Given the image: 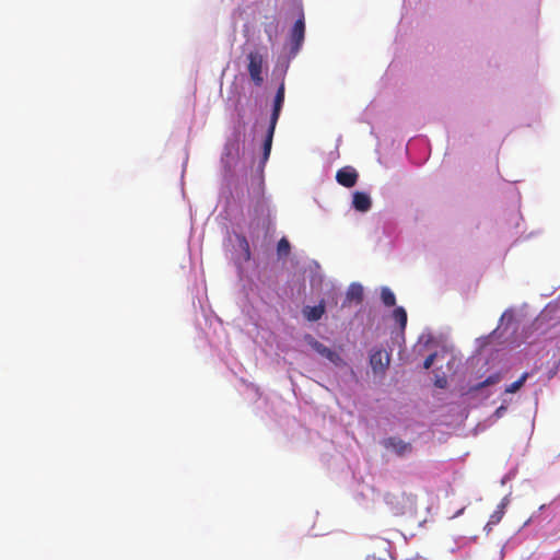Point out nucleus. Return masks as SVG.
<instances>
[{
    "instance_id": "4468645a",
    "label": "nucleus",
    "mask_w": 560,
    "mask_h": 560,
    "mask_svg": "<svg viewBox=\"0 0 560 560\" xmlns=\"http://www.w3.org/2000/svg\"><path fill=\"white\" fill-rule=\"evenodd\" d=\"M500 378H501L500 374H498V373L492 374V375L488 376L483 382H480V383L471 386L469 392H478L486 386L497 384L500 381Z\"/></svg>"
},
{
    "instance_id": "f3484780",
    "label": "nucleus",
    "mask_w": 560,
    "mask_h": 560,
    "mask_svg": "<svg viewBox=\"0 0 560 560\" xmlns=\"http://www.w3.org/2000/svg\"><path fill=\"white\" fill-rule=\"evenodd\" d=\"M291 250V245L285 237H282L277 245V252L279 256H287Z\"/></svg>"
},
{
    "instance_id": "412c9836",
    "label": "nucleus",
    "mask_w": 560,
    "mask_h": 560,
    "mask_svg": "<svg viewBox=\"0 0 560 560\" xmlns=\"http://www.w3.org/2000/svg\"><path fill=\"white\" fill-rule=\"evenodd\" d=\"M435 358H436L435 352L428 355L423 362V368L425 370H429L433 365Z\"/></svg>"
},
{
    "instance_id": "0eeeda50",
    "label": "nucleus",
    "mask_w": 560,
    "mask_h": 560,
    "mask_svg": "<svg viewBox=\"0 0 560 560\" xmlns=\"http://www.w3.org/2000/svg\"><path fill=\"white\" fill-rule=\"evenodd\" d=\"M284 92H285L284 82H282L280 84V86L278 88L275 100H273V107H272V113L270 116L269 125L277 126L278 119L280 117L281 108L284 103Z\"/></svg>"
},
{
    "instance_id": "1a4fd4ad",
    "label": "nucleus",
    "mask_w": 560,
    "mask_h": 560,
    "mask_svg": "<svg viewBox=\"0 0 560 560\" xmlns=\"http://www.w3.org/2000/svg\"><path fill=\"white\" fill-rule=\"evenodd\" d=\"M324 313H325V305L323 302L315 306H306L303 310V314H304L305 318L310 322H317L318 319L322 318Z\"/></svg>"
},
{
    "instance_id": "f257e3e1",
    "label": "nucleus",
    "mask_w": 560,
    "mask_h": 560,
    "mask_svg": "<svg viewBox=\"0 0 560 560\" xmlns=\"http://www.w3.org/2000/svg\"><path fill=\"white\" fill-rule=\"evenodd\" d=\"M306 343L319 355L326 358L329 362H331L336 366H346V361L340 357L339 353L326 347L324 343L315 339L312 335L305 336Z\"/></svg>"
},
{
    "instance_id": "423d86ee",
    "label": "nucleus",
    "mask_w": 560,
    "mask_h": 560,
    "mask_svg": "<svg viewBox=\"0 0 560 560\" xmlns=\"http://www.w3.org/2000/svg\"><path fill=\"white\" fill-rule=\"evenodd\" d=\"M359 174L352 166H345L337 171L336 180L339 185L351 188L357 184Z\"/></svg>"
},
{
    "instance_id": "39448f33",
    "label": "nucleus",
    "mask_w": 560,
    "mask_h": 560,
    "mask_svg": "<svg viewBox=\"0 0 560 560\" xmlns=\"http://www.w3.org/2000/svg\"><path fill=\"white\" fill-rule=\"evenodd\" d=\"M384 447L392 450L397 456H405L412 452V445L404 440L390 436L383 442Z\"/></svg>"
},
{
    "instance_id": "9b49d317",
    "label": "nucleus",
    "mask_w": 560,
    "mask_h": 560,
    "mask_svg": "<svg viewBox=\"0 0 560 560\" xmlns=\"http://www.w3.org/2000/svg\"><path fill=\"white\" fill-rule=\"evenodd\" d=\"M276 126L269 125L266 139L264 141V148H262V162L265 163L270 155L271 145H272V139L275 133Z\"/></svg>"
},
{
    "instance_id": "aec40b11",
    "label": "nucleus",
    "mask_w": 560,
    "mask_h": 560,
    "mask_svg": "<svg viewBox=\"0 0 560 560\" xmlns=\"http://www.w3.org/2000/svg\"><path fill=\"white\" fill-rule=\"evenodd\" d=\"M434 385L438 388H445L447 386V378L445 375L443 376H436L434 380Z\"/></svg>"
},
{
    "instance_id": "f03ea898",
    "label": "nucleus",
    "mask_w": 560,
    "mask_h": 560,
    "mask_svg": "<svg viewBox=\"0 0 560 560\" xmlns=\"http://www.w3.org/2000/svg\"><path fill=\"white\" fill-rule=\"evenodd\" d=\"M390 363V355L382 349H372L370 365L374 374L384 375Z\"/></svg>"
},
{
    "instance_id": "20e7f679",
    "label": "nucleus",
    "mask_w": 560,
    "mask_h": 560,
    "mask_svg": "<svg viewBox=\"0 0 560 560\" xmlns=\"http://www.w3.org/2000/svg\"><path fill=\"white\" fill-rule=\"evenodd\" d=\"M305 35V23L304 16L302 15L298 19L291 30L290 39H291V54L296 55L302 47Z\"/></svg>"
},
{
    "instance_id": "9d476101",
    "label": "nucleus",
    "mask_w": 560,
    "mask_h": 560,
    "mask_svg": "<svg viewBox=\"0 0 560 560\" xmlns=\"http://www.w3.org/2000/svg\"><path fill=\"white\" fill-rule=\"evenodd\" d=\"M506 502L503 500L498 506L497 510L490 515V518L486 525L488 530H491V527L499 524L505 513Z\"/></svg>"
},
{
    "instance_id": "2eb2a0df",
    "label": "nucleus",
    "mask_w": 560,
    "mask_h": 560,
    "mask_svg": "<svg viewBox=\"0 0 560 560\" xmlns=\"http://www.w3.org/2000/svg\"><path fill=\"white\" fill-rule=\"evenodd\" d=\"M393 318L399 324L400 328L404 330L407 325V312L404 307L398 306L393 311Z\"/></svg>"
},
{
    "instance_id": "6ab92c4d",
    "label": "nucleus",
    "mask_w": 560,
    "mask_h": 560,
    "mask_svg": "<svg viewBox=\"0 0 560 560\" xmlns=\"http://www.w3.org/2000/svg\"><path fill=\"white\" fill-rule=\"evenodd\" d=\"M277 32H278V25L276 23L271 22V23L265 25V33L267 34L268 40L270 43H273Z\"/></svg>"
},
{
    "instance_id": "4be33fe9",
    "label": "nucleus",
    "mask_w": 560,
    "mask_h": 560,
    "mask_svg": "<svg viewBox=\"0 0 560 560\" xmlns=\"http://www.w3.org/2000/svg\"><path fill=\"white\" fill-rule=\"evenodd\" d=\"M505 410H506V408H505L504 406H500V407L495 410L494 415H495L497 417H501V416L505 412Z\"/></svg>"
},
{
    "instance_id": "7ed1b4c3",
    "label": "nucleus",
    "mask_w": 560,
    "mask_h": 560,
    "mask_svg": "<svg viewBox=\"0 0 560 560\" xmlns=\"http://www.w3.org/2000/svg\"><path fill=\"white\" fill-rule=\"evenodd\" d=\"M248 73L255 85L260 86L264 82L262 78V56L258 51H250L247 55Z\"/></svg>"
},
{
    "instance_id": "6e6552de",
    "label": "nucleus",
    "mask_w": 560,
    "mask_h": 560,
    "mask_svg": "<svg viewBox=\"0 0 560 560\" xmlns=\"http://www.w3.org/2000/svg\"><path fill=\"white\" fill-rule=\"evenodd\" d=\"M352 206L359 212H366L372 207V200L368 194L355 191L353 194Z\"/></svg>"
},
{
    "instance_id": "ddd939ff",
    "label": "nucleus",
    "mask_w": 560,
    "mask_h": 560,
    "mask_svg": "<svg viewBox=\"0 0 560 560\" xmlns=\"http://www.w3.org/2000/svg\"><path fill=\"white\" fill-rule=\"evenodd\" d=\"M381 300L383 304L387 307L395 306L396 304V296L394 292L387 287L382 288Z\"/></svg>"
},
{
    "instance_id": "a211bd4d",
    "label": "nucleus",
    "mask_w": 560,
    "mask_h": 560,
    "mask_svg": "<svg viewBox=\"0 0 560 560\" xmlns=\"http://www.w3.org/2000/svg\"><path fill=\"white\" fill-rule=\"evenodd\" d=\"M237 241H238L241 248L244 252L245 259L249 260L250 259V248H249L247 238L244 235H238Z\"/></svg>"
},
{
    "instance_id": "dca6fc26",
    "label": "nucleus",
    "mask_w": 560,
    "mask_h": 560,
    "mask_svg": "<svg viewBox=\"0 0 560 560\" xmlns=\"http://www.w3.org/2000/svg\"><path fill=\"white\" fill-rule=\"evenodd\" d=\"M527 377H528V373L527 372L523 373L517 381L513 382L505 388V393H510V394L516 393L524 385Z\"/></svg>"
},
{
    "instance_id": "f8f14e48",
    "label": "nucleus",
    "mask_w": 560,
    "mask_h": 560,
    "mask_svg": "<svg viewBox=\"0 0 560 560\" xmlns=\"http://www.w3.org/2000/svg\"><path fill=\"white\" fill-rule=\"evenodd\" d=\"M347 299L349 301H355L361 303L363 301V288L359 283H352L347 292Z\"/></svg>"
}]
</instances>
